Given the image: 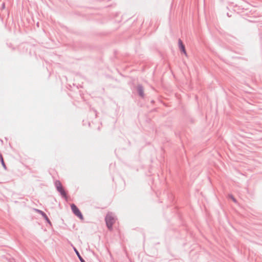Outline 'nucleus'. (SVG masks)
<instances>
[{"mask_svg": "<svg viewBox=\"0 0 262 262\" xmlns=\"http://www.w3.org/2000/svg\"><path fill=\"white\" fill-rule=\"evenodd\" d=\"M36 210L37 212L39 213L42 215V216L47 221V222L48 224H49L50 225H52V223H51L50 220H49V219L48 217V216L47 215V214L43 211L38 210V209H36Z\"/></svg>", "mask_w": 262, "mask_h": 262, "instance_id": "39448f33", "label": "nucleus"}, {"mask_svg": "<svg viewBox=\"0 0 262 262\" xmlns=\"http://www.w3.org/2000/svg\"><path fill=\"white\" fill-rule=\"evenodd\" d=\"M229 198H231L233 200V202H236V199L234 198V197L232 194L229 195Z\"/></svg>", "mask_w": 262, "mask_h": 262, "instance_id": "1a4fd4ad", "label": "nucleus"}, {"mask_svg": "<svg viewBox=\"0 0 262 262\" xmlns=\"http://www.w3.org/2000/svg\"><path fill=\"white\" fill-rule=\"evenodd\" d=\"M137 91L138 95L142 98L144 97V89L141 84H138L137 86Z\"/></svg>", "mask_w": 262, "mask_h": 262, "instance_id": "20e7f679", "label": "nucleus"}, {"mask_svg": "<svg viewBox=\"0 0 262 262\" xmlns=\"http://www.w3.org/2000/svg\"><path fill=\"white\" fill-rule=\"evenodd\" d=\"M105 221L108 230L113 229V225L115 222V219L111 214L108 213L105 217Z\"/></svg>", "mask_w": 262, "mask_h": 262, "instance_id": "f257e3e1", "label": "nucleus"}, {"mask_svg": "<svg viewBox=\"0 0 262 262\" xmlns=\"http://www.w3.org/2000/svg\"><path fill=\"white\" fill-rule=\"evenodd\" d=\"M0 162H1V164H2V166H3V167H4V168L5 169H7V167H6V164H5V162H4V159H3V160H1L0 161Z\"/></svg>", "mask_w": 262, "mask_h": 262, "instance_id": "6e6552de", "label": "nucleus"}, {"mask_svg": "<svg viewBox=\"0 0 262 262\" xmlns=\"http://www.w3.org/2000/svg\"><path fill=\"white\" fill-rule=\"evenodd\" d=\"M74 249V251L75 252L76 255H77L79 260L80 261V262H86L84 259L82 257V256L80 255L79 252H78V251L77 250L76 248H75V247L73 248Z\"/></svg>", "mask_w": 262, "mask_h": 262, "instance_id": "0eeeda50", "label": "nucleus"}, {"mask_svg": "<svg viewBox=\"0 0 262 262\" xmlns=\"http://www.w3.org/2000/svg\"><path fill=\"white\" fill-rule=\"evenodd\" d=\"M3 156H2V155L0 153V161H1V160H3Z\"/></svg>", "mask_w": 262, "mask_h": 262, "instance_id": "9d476101", "label": "nucleus"}, {"mask_svg": "<svg viewBox=\"0 0 262 262\" xmlns=\"http://www.w3.org/2000/svg\"><path fill=\"white\" fill-rule=\"evenodd\" d=\"M55 185L57 190L60 193L61 195L64 199H67V193L63 188L60 182L59 181H56Z\"/></svg>", "mask_w": 262, "mask_h": 262, "instance_id": "f03ea898", "label": "nucleus"}, {"mask_svg": "<svg viewBox=\"0 0 262 262\" xmlns=\"http://www.w3.org/2000/svg\"><path fill=\"white\" fill-rule=\"evenodd\" d=\"M178 43H179V47L180 50L182 52H183L185 55H186V51L185 50V46L184 45L182 41L180 39H179Z\"/></svg>", "mask_w": 262, "mask_h": 262, "instance_id": "423d86ee", "label": "nucleus"}, {"mask_svg": "<svg viewBox=\"0 0 262 262\" xmlns=\"http://www.w3.org/2000/svg\"><path fill=\"white\" fill-rule=\"evenodd\" d=\"M2 7L4 8L5 7V4L3 3L2 5Z\"/></svg>", "mask_w": 262, "mask_h": 262, "instance_id": "9b49d317", "label": "nucleus"}, {"mask_svg": "<svg viewBox=\"0 0 262 262\" xmlns=\"http://www.w3.org/2000/svg\"><path fill=\"white\" fill-rule=\"evenodd\" d=\"M71 209L72 210V212L74 213V214L76 215L78 217H79L80 219H83V216L80 211V210L78 209V208L76 206V205L74 204H72L71 205Z\"/></svg>", "mask_w": 262, "mask_h": 262, "instance_id": "7ed1b4c3", "label": "nucleus"}]
</instances>
